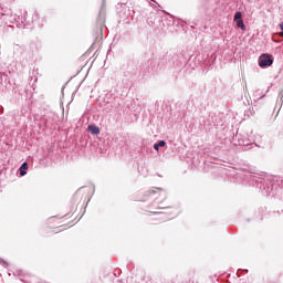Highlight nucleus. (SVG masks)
I'll list each match as a JSON object with an SVG mask.
<instances>
[{
  "instance_id": "nucleus-1",
  "label": "nucleus",
  "mask_w": 283,
  "mask_h": 283,
  "mask_svg": "<svg viewBox=\"0 0 283 283\" xmlns=\"http://www.w3.org/2000/svg\"><path fill=\"white\" fill-rule=\"evenodd\" d=\"M273 64V59L270 54H261L259 57V66L260 67H265V66H271Z\"/></svg>"
},
{
  "instance_id": "nucleus-2",
  "label": "nucleus",
  "mask_w": 283,
  "mask_h": 283,
  "mask_svg": "<svg viewBox=\"0 0 283 283\" xmlns=\"http://www.w3.org/2000/svg\"><path fill=\"white\" fill-rule=\"evenodd\" d=\"M74 199L85 202L86 200L90 199L88 192L85 191L84 189H78L74 195Z\"/></svg>"
},
{
  "instance_id": "nucleus-3",
  "label": "nucleus",
  "mask_w": 283,
  "mask_h": 283,
  "mask_svg": "<svg viewBox=\"0 0 283 283\" xmlns=\"http://www.w3.org/2000/svg\"><path fill=\"white\" fill-rule=\"evenodd\" d=\"M233 21L237 22L238 28H241L242 31H245V25H244V22L242 20V12L241 11H238L235 13V17L233 18Z\"/></svg>"
},
{
  "instance_id": "nucleus-4",
  "label": "nucleus",
  "mask_w": 283,
  "mask_h": 283,
  "mask_svg": "<svg viewBox=\"0 0 283 283\" xmlns=\"http://www.w3.org/2000/svg\"><path fill=\"white\" fill-rule=\"evenodd\" d=\"M87 129L94 136H97L101 133L99 128L97 126H94V125H88Z\"/></svg>"
},
{
  "instance_id": "nucleus-5",
  "label": "nucleus",
  "mask_w": 283,
  "mask_h": 283,
  "mask_svg": "<svg viewBox=\"0 0 283 283\" xmlns=\"http://www.w3.org/2000/svg\"><path fill=\"white\" fill-rule=\"evenodd\" d=\"M157 193H163V189L161 188L150 189L146 192V197H150Z\"/></svg>"
},
{
  "instance_id": "nucleus-6",
  "label": "nucleus",
  "mask_w": 283,
  "mask_h": 283,
  "mask_svg": "<svg viewBox=\"0 0 283 283\" xmlns=\"http://www.w3.org/2000/svg\"><path fill=\"white\" fill-rule=\"evenodd\" d=\"M28 168H29L28 163L24 161L22 164V166L20 167V176H27V171L25 170H28Z\"/></svg>"
},
{
  "instance_id": "nucleus-7",
  "label": "nucleus",
  "mask_w": 283,
  "mask_h": 283,
  "mask_svg": "<svg viewBox=\"0 0 283 283\" xmlns=\"http://www.w3.org/2000/svg\"><path fill=\"white\" fill-rule=\"evenodd\" d=\"M165 145H166V142H165V140H159L157 144H155V145L153 146V148H155V150L158 151V148L165 147Z\"/></svg>"
},
{
  "instance_id": "nucleus-8",
  "label": "nucleus",
  "mask_w": 283,
  "mask_h": 283,
  "mask_svg": "<svg viewBox=\"0 0 283 283\" xmlns=\"http://www.w3.org/2000/svg\"><path fill=\"white\" fill-rule=\"evenodd\" d=\"M151 214H160L159 212L157 211H150Z\"/></svg>"
},
{
  "instance_id": "nucleus-9",
  "label": "nucleus",
  "mask_w": 283,
  "mask_h": 283,
  "mask_svg": "<svg viewBox=\"0 0 283 283\" xmlns=\"http://www.w3.org/2000/svg\"><path fill=\"white\" fill-rule=\"evenodd\" d=\"M281 28V30L283 31V22L279 25Z\"/></svg>"
},
{
  "instance_id": "nucleus-10",
  "label": "nucleus",
  "mask_w": 283,
  "mask_h": 283,
  "mask_svg": "<svg viewBox=\"0 0 283 283\" xmlns=\"http://www.w3.org/2000/svg\"><path fill=\"white\" fill-rule=\"evenodd\" d=\"M279 36L283 38V32L279 33Z\"/></svg>"
}]
</instances>
